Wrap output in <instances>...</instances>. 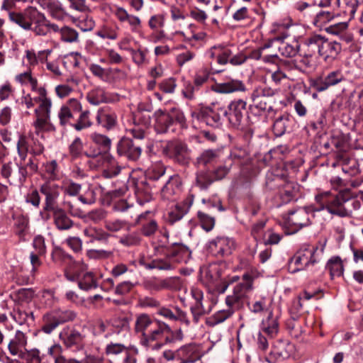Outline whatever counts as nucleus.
I'll return each mask as SVG.
<instances>
[{
    "label": "nucleus",
    "mask_w": 363,
    "mask_h": 363,
    "mask_svg": "<svg viewBox=\"0 0 363 363\" xmlns=\"http://www.w3.org/2000/svg\"><path fill=\"white\" fill-rule=\"evenodd\" d=\"M349 201L347 193L332 194L330 191H324L315 196L316 207L307 208H298L289 213L288 223L297 230L311 224L310 215L317 216L323 211L326 210L329 213L340 217H345L348 212L345 203Z\"/></svg>",
    "instance_id": "1"
},
{
    "label": "nucleus",
    "mask_w": 363,
    "mask_h": 363,
    "mask_svg": "<svg viewBox=\"0 0 363 363\" xmlns=\"http://www.w3.org/2000/svg\"><path fill=\"white\" fill-rule=\"evenodd\" d=\"M155 250L159 254H164V258H157L145 264L147 269L172 270L179 263L187 262L191 252L188 247L183 244H167L165 241L160 240L155 246Z\"/></svg>",
    "instance_id": "2"
},
{
    "label": "nucleus",
    "mask_w": 363,
    "mask_h": 363,
    "mask_svg": "<svg viewBox=\"0 0 363 363\" xmlns=\"http://www.w3.org/2000/svg\"><path fill=\"white\" fill-rule=\"evenodd\" d=\"M39 96L31 99L30 102L27 103V107L30 108L34 103H39L38 108L35 109V119L33 123L34 132L32 136V150L35 155H40L44 152V143L45 133V89H38Z\"/></svg>",
    "instance_id": "3"
},
{
    "label": "nucleus",
    "mask_w": 363,
    "mask_h": 363,
    "mask_svg": "<svg viewBox=\"0 0 363 363\" xmlns=\"http://www.w3.org/2000/svg\"><path fill=\"white\" fill-rule=\"evenodd\" d=\"M324 248V245H321L320 247L303 245L289 259L288 262L289 270L291 273H296L313 266L320 261Z\"/></svg>",
    "instance_id": "4"
},
{
    "label": "nucleus",
    "mask_w": 363,
    "mask_h": 363,
    "mask_svg": "<svg viewBox=\"0 0 363 363\" xmlns=\"http://www.w3.org/2000/svg\"><path fill=\"white\" fill-rule=\"evenodd\" d=\"M60 191L61 187L59 184H47V212H49V216H52L56 227L63 230L69 229L73 225V222L59 206L57 199Z\"/></svg>",
    "instance_id": "5"
},
{
    "label": "nucleus",
    "mask_w": 363,
    "mask_h": 363,
    "mask_svg": "<svg viewBox=\"0 0 363 363\" xmlns=\"http://www.w3.org/2000/svg\"><path fill=\"white\" fill-rule=\"evenodd\" d=\"M272 300L267 297L259 296L248 303L249 310L255 314L266 313L267 316L262 321L261 328L263 333L270 337L277 334L279 324L277 317L274 316L272 310Z\"/></svg>",
    "instance_id": "6"
},
{
    "label": "nucleus",
    "mask_w": 363,
    "mask_h": 363,
    "mask_svg": "<svg viewBox=\"0 0 363 363\" xmlns=\"http://www.w3.org/2000/svg\"><path fill=\"white\" fill-rule=\"evenodd\" d=\"M174 342L171 328L161 320H157L145 338L140 339V344L152 350H159L164 344Z\"/></svg>",
    "instance_id": "7"
},
{
    "label": "nucleus",
    "mask_w": 363,
    "mask_h": 363,
    "mask_svg": "<svg viewBox=\"0 0 363 363\" xmlns=\"http://www.w3.org/2000/svg\"><path fill=\"white\" fill-rule=\"evenodd\" d=\"M252 283L253 277L249 274H244L242 281L237 284L233 287L232 294L226 296V306L238 310L241 308L244 305L247 294L252 290Z\"/></svg>",
    "instance_id": "8"
},
{
    "label": "nucleus",
    "mask_w": 363,
    "mask_h": 363,
    "mask_svg": "<svg viewBox=\"0 0 363 363\" xmlns=\"http://www.w3.org/2000/svg\"><path fill=\"white\" fill-rule=\"evenodd\" d=\"M162 153L175 163L187 166L191 161V150L181 140H169L162 147Z\"/></svg>",
    "instance_id": "9"
},
{
    "label": "nucleus",
    "mask_w": 363,
    "mask_h": 363,
    "mask_svg": "<svg viewBox=\"0 0 363 363\" xmlns=\"http://www.w3.org/2000/svg\"><path fill=\"white\" fill-rule=\"evenodd\" d=\"M320 35H314L299 43V63L304 68L311 67L314 57L320 55Z\"/></svg>",
    "instance_id": "10"
},
{
    "label": "nucleus",
    "mask_w": 363,
    "mask_h": 363,
    "mask_svg": "<svg viewBox=\"0 0 363 363\" xmlns=\"http://www.w3.org/2000/svg\"><path fill=\"white\" fill-rule=\"evenodd\" d=\"M223 113H226L225 108L216 104L203 108L198 112H193L192 117L202 123L217 128L222 124Z\"/></svg>",
    "instance_id": "11"
},
{
    "label": "nucleus",
    "mask_w": 363,
    "mask_h": 363,
    "mask_svg": "<svg viewBox=\"0 0 363 363\" xmlns=\"http://www.w3.org/2000/svg\"><path fill=\"white\" fill-rule=\"evenodd\" d=\"M28 172L26 167L13 164L5 163L1 166V175L11 185H22L26 180Z\"/></svg>",
    "instance_id": "12"
},
{
    "label": "nucleus",
    "mask_w": 363,
    "mask_h": 363,
    "mask_svg": "<svg viewBox=\"0 0 363 363\" xmlns=\"http://www.w3.org/2000/svg\"><path fill=\"white\" fill-rule=\"evenodd\" d=\"M246 106L245 101L238 99L231 101L225 108L226 113H223V116L233 127L238 128L241 125L247 113Z\"/></svg>",
    "instance_id": "13"
},
{
    "label": "nucleus",
    "mask_w": 363,
    "mask_h": 363,
    "mask_svg": "<svg viewBox=\"0 0 363 363\" xmlns=\"http://www.w3.org/2000/svg\"><path fill=\"white\" fill-rule=\"evenodd\" d=\"M79 271H76L74 275L66 274L69 280H74L75 278L78 280L79 287L85 291L95 289L97 287L96 280L91 272H86L87 265L83 262L79 263Z\"/></svg>",
    "instance_id": "14"
},
{
    "label": "nucleus",
    "mask_w": 363,
    "mask_h": 363,
    "mask_svg": "<svg viewBox=\"0 0 363 363\" xmlns=\"http://www.w3.org/2000/svg\"><path fill=\"white\" fill-rule=\"evenodd\" d=\"M117 153L128 160H138L142 153L141 147L128 138H123L117 144Z\"/></svg>",
    "instance_id": "15"
},
{
    "label": "nucleus",
    "mask_w": 363,
    "mask_h": 363,
    "mask_svg": "<svg viewBox=\"0 0 363 363\" xmlns=\"http://www.w3.org/2000/svg\"><path fill=\"white\" fill-rule=\"evenodd\" d=\"M344 75L340 70L330 72L325 77H320L311 82V86L318 92L327 90L344 80Z\"/></svg>",
    "instance_id": "16"
},
{
    "label": "nucleus",
    "mask_w": 363,
    "mask_h": 363,
    "mask_svg": "<svg viewBox=\"0 0 363 363\" xmlns=\"http://www.w3.org/2000/svg\"><path fill=\"white\" fill-rule=\"evenodd\" d=\"M133 126L127 129L135 139L142 140L147 135V130L150 124L149 115L138 113L133 119Z\"/></svg>",
    "instance_id": "17"
},
{
    "label": "nucleus",
    "mask_w": 363,
    "mask_h": 363,
    "mask_svg": "<svg viewBox=\"0 0 363 363\" xmlns=\"http://www.w3.org/2000/svg\"><path fill=\"white\" fill-rule=\"evenodd\" d=\"M209 250L216 255L225 256L230 255L235 247V241L229 238L218 237L209 242Z\"/></svg>",
    "instance_id": "18"
},
{
    "label": "nucleus",
    "mask_w": 363,
    "mask_h": 363,
    "mask_svg": "<svg viewBox=\"0 0 363 363\" xmlns=\"http://www.w3.org/2000/svg\"><path fill=\"white\" fill-rule=\"evenodd\" d=\"M9 19L18 24L25 30L31 28L33 21L40 16V12L36 9L29 8L23 13L10 12Z\"/></svg>",
    "instance_id": "19"
},
{
    "label": "nucleus",
    "mask_w": 363,
    "mask_h": 363,
    "mask_svg": "<svg viewBox=\"0 0 363 363\" xmlns=\"http://www.w3.org/2000/svg\"><path fill=\"white\" fill-rule=\"evenodd\" d=\"M135 223L141 226V233L146 237L154 235L158 230L157 222L153 218V214L150 211L140 214Z\"/></svg>",
    "instance_id": "20"
},
{
    "label": "nucleus",
    "mask_w": 363,
    "mask_h": 363,
    "mask_svg": "<svg viewBox=\"0 0 363 363\" xmlns=\"http://www.w3.org/2000/svg\"><path fill=\"white\" fill-rule=\"evenodd\" d=\"M194 195L188 196L182 203L177 204L174 208L168 213L167 222L173 225L181 220L187 213L194 203Z\"/></svg>",
    "instance_id": "21"
},
{
    "label": "nucleus",
    "mask_w": 363,
    "mask_h": 363,
    "mask_svg": "<svg viewBox=\"0 0 363 363\" xmlns=\"http://www.w3.org/2000/svg\"><path fill=\"white\" fill-rule=\"evenodd\" d=\"M294 351V345L288 341L277 340L274 342L270 352V359L272 360L285 359L291 356Z\"/></svg>",
    "instance_id": "22"
},
{
    "label": "nucleus",
    "mask_w": 363,
    "mask_h": 363,
    "mask_svg": "<svg viewBox=\"0 0 363 363\" xmlns=\"http://www.w3.org/2000/svg\"><path fill=\"white\" fill-rule=\"evenodd\" d=\"M342 47L339 43L329 41L320 35V56L326 61L328 59L335 60L341 52Z\"/></svg>",
    "instance_id": "23"
},
{
    "label": "nucleus",
    "mask_w": 363,
    "mask_h": 363,
    "mask_svg": "<svg viewBox=\"0 0 363 363\" xmlns=\"http://www.w3.org/2000/svg\"><path fill=\"white\" fill-rule=\"evenodd\" d=\"M157 320L146 313H141L136 316L134 330L140 340L145 338Z\"/></svg>",
    "instance_id": "24"
},
{
    "label": "nucleus",
    "mask_w": 363,
    "mask_h": 363,
    "mask_svg": "<svg viewBox=\"0 0 363 363\" xmlns=\"http://www.w3.org/2000/svg\"><path fill=\"white\" fill-rule=\"evenodd\" d=\"M210 58L216 60L219 65H224L230 62V57L233 55L231 50L222 45H214L207 52Z\"/></svg>",
    "instance_id": "25"
},
{
    "label": "nucleus",
    "mask_w": 363,
    "mask_h": 363,
    "mask_svg": "<svg viewBox=\"0 0 363 363\" xmlns=\"http://www.w3.org/2000/svg\"><path fill=\"white\" fill-rule=\"evenodd\" d=\"M220 155V152L217 149L204 150L196 158L194 165L196 167L212 165L219 160Z\"/></svg>",
    "instance_id": "26"
},
{
    "label": "nucleus",
    "mask_w": 363,
    "mask_h": 363,
    "mask_svg": "<svg viewBox=\"0 0 363 363\" xmlns=\"http://www.w3.org/2000/svg\"><path fill=\"white\" fill-rule=\"evenodd\" d=\"M96 122L108 130L113 129L117 125V115L113 111L100 108L97 112Z\"/></svg>",
    "instance_id": "27"
},
{
    "label": "nucleus",
    "mask_w": 363,
    "mask_h": 363,
    "mask_svg": "<svg viewBox=\"0 0 363 363\" xmlns=\"http://www.w3.org/2000/svg\"><path fill=\"white\" fill-rule=\"evenodd\" d=\"M177 356L182 360V363H191L199 359V347L194 344L181 347L177 352Z\"/></svg>",
    "instance_id": "28"
},
{
    "label": "nucleus",
    "mask_w": 363,
    "mask_h": 363,
    "mask_svg": "<svg viewBox=\"0 0 363 363\" xmlns=\"http://www.w3.org/2000/svg\"><path fill=\"white\" fill-rule=\"evenodd\" d=\"M155 128L158 133H165L169 128L173 125L172 116L169 115L168 112L162 110H157L155 113Z\"/></svg>",
    "instance_id": "29"
},
{
    "label": "nucleus",
    "mask_w": 363,
    "mask_h": 363,
    "mask_svg": "<svg viewBox=\"0 0 363 363\" xmlns=\"http://www.w3.org/2000/svg\"><path fill=\"white\" fill-rule=\"evenodd\" d=\"M251 98L253 104L250 107L252 112L255 111H257V113L272 111V104L274 102L273 99L264 98L252 94Z\"/></svg>",
    "instance_id": "30"
},
{
    "label": "nucleus",
    "mask_w": 363,
    "mask_h": 363,
    "mask_svg": "<svg viewBox=\"0 0 363 363\" xmlns=\"http://www.w3.org/2000/svg\"><path fill=\"white\" fill-rule=\"evenodd\" d=\"M274 47L277 48L278 52L286 57H292L296 54L299 55V43L295 39L291 43L278 42L274 44Z\"/></svg>",
    "instance_id": "31"
},
{
    "label": "nucleus",
    "mask_w": 363,
    "mask_h": 363,
    "mask_svg": "<svg viewBox=\"0 0 363 363\" xmlns=\"http://www.w3.org/2000/svg\"><path fill=\"white\" fill-rule=\"evenodd\" d=\"M76 314L72 311H60L56 316L50 318L49 323H47V333H50L60 324L75 318Z\"/></svg>",
    "instance_id": "32"
},
{
    "label": "nucleus",
    "mask_w": 363,
    "mask_h": 363,
    "mask_svg": "<svg viewBox=\"0 0 363 363\" xmlns=\"http://www.w3.org/2000/svg\"><path fill=\"white\" fill-rule=\"evenodd\" d=\"M86 99L90 104L94 106H99L101 104L111 101L104 89L101 87H96L88 91Z\"/></svg>",
    "instance_id": "33"
},
{
    "label": "nucleus",
    "mask_w": 363,
    "mask_h": 363,
    "mask_svg": "<svg viewBox=\"0 0 363 363\" xmlns=\"http://www.w3.org/2000/svg\"><path fill=\"white\" fill-rule=\"evenodd\" d=\"M359 5V0H340V9L337 15L342 13L347 20L350 21L354 18Z\"/></svg>",
    "instance_id": "34"
},
{
    "label": "nucleus",
    "mask_w": 363,
    "mask_h": 363,
    "mask_svg": "<svg viewBox=\"0 0 363 363\" xmlns=\"http://www.w3.org/2000/svg\"><path fill=\"white\" fill-rule=\"evenodd\" d=\"M119 27L116 23L107 22L96 32V35L103 39L116 40L118 36Z\"/></svg>",
    "instance_id": "35"
},
{
    "label": "nucleus",
    "mask_w": 363,
    "mask_h": 363,
    "mask_svg": "<svg viewBox=\"0 0 363 363\" xmlns=\"http://www.w3.org/2000/svg\"><path fill=\"white\" fill-rule=\"evenodd\" d=\"M105 157L104 160L106 161L107 164L104 165L101 175L106 179H111L117 176L121 169L112 156L108 155Z\"/></svg>",
    "instance_id": "36"
},
{
    "label": "nucleus",
    "mask_w": 363,
    "mask_h": 363,
    "mask_svg": "<svg viewBox=\"0 0 363 363\" xmlns=\"http://www.w3.org/2000/svg\"><path fill=\"white\" fill-rule=\"evenodd\" d=\"M62 348L59 345H55L49 349V354L55 363H91V358L78 361L74 359H66L61 355Z\"/></svg>",
    "instance_id": "37"
},
{
    "label": "nucleus",
    "mask_w": 363,
    "mask_h": 363,
    "mask_svg": "<svg viewBox=\"0 0 363 363\" xmlns=\"http://www.w3.org/2000/svg\"><path fill=\"white\" fill-rule=\"evenodd\" d=\"M227 309L220 310L213 314L211 317L206 320V324L209 326H215L217 324L221 323L230 318L237 308L227 306Z\"/></svg>",
    "instance_id": "38"
},
{
    "label": "nucleus",
    "mask_w": 363,
    "mask_h": 363,
    "mask_svg": "<svg viewBox=\"0 0 363 363\" xmlns=\"http://www.w3.org/2000/svg\"><path fill=\"white\" fill-rule=\"evenodd\" d=\"M283 182L284 184L281 185L279 189V196L282 203H287L294 198L298 188L296 184L293 182Z\"/></svg>",
    "instance_id": "39"
},
{
    "label": "nucleus",
    "mask_w": 363,
    "mask_h": 363,
    "mask_svg": "<svg viewBox=\"0 0 363 363\" xmlns=\"http://www.w3.org/2000/svg\"><path fill=\"white\" fill-rule=\"evenodd\" d=\"M181 186V179L178 174L169 177V180L162 189L164 197L169 199L171 196L174 194Z\"/></svg>",
    "instance_id": "40"
},
{
    "label": "nucleus",
    "mask_w": 363,
    "mask_h": 363,
    "mask_svg": "<svg viewBox=\"0 0 363 363\" xmlns=\"http://www.w3.org/2000/svg\"><path fill=\"white\" fill-rule=\"evenodd\" d=\"M89 138L92 143L106 154L111 150L112 142L108 136L94 132L90 135Z\"/></svg>",
    "instance_id": "41"
},
{
    "label": "nucleus",
    "mask_w": 363,
    "mask_h": 363,
    "mask_svg": "<svg viewBox=\"0 0 363 363\" xmlns=\"http://www.w3.org/2000/svg\"><path fill=\"white\" fill-rule=\"evenodd\" d=\"M245 84L240 80H230L218 86V91L224 94L234 91H245Z\"/></svg>",
    "instance_id": "42"
},
{
    "label": "nucleus",
    "mask_w": 363,
    "mask_h": 363,
    "mask_svg": "<svg viewBox=\"0 0 363 363\" xmlns=\"http://www.w3.org/2000/svg\"><path fill=\"white\" fill-rule=\"evenodd\" d=\"M348 28V23L347 21L339 22L334 24H331L325 28V31L328 33L340 35L341 38H344L346 41L349 42L351 40V37L345 35V33Z\"/></svg>",
    "instance_id": "43"
},
{
    "label": "nucleus",
    "mask_w": 363,
    "mask_h": 363,
    "mask_svg": "<svg viewBox=\"0 0 363 363\" xmlns=\"http://www.w3.org/2000/svg\"><path fill=\"white\" fill-rule=\"evenodd\" d=\"M214 181L211 172L208 170H200L196 173V184L201 189H207Z\"/></svg>",
    "instance_id": "44"
},
{
    "label": "nucleus",
    "mask_w": 363,
    "mask_h": 363,
    "mask_svg": "<svg viewBox=\"0 0 363 363\" xmlns=\"http://www.w3.org/2000/svg\"><path fill=\"white\" fill-rule=\"evenodd\" d=\"M289 116L288 114H284L278 117L274 122L272 130L274 135L277 137L283 135L289 126Z\"/></svg>",
    "instance_id": "45"
},
{
    "label": "nucleus",
    "mask_w": 363,
    "mask_h": 363,
    "mask_svg": "<svg viewBox=\"0 0 363 363\" xmlns=\"http://www.w3.org/2000/svg\"><path fill=\"white\" fill-rule=\"evenodd\" d=\"M326 269L329 270L332 279L341 276L343 273V264L341 259L339 257L330 258L328 261Z\"/></svg>",
    "instance_id": "46"
},
{
    "label": "nucleus",
    "mask_w": 363,
    "mask_h": 363,
    "mask_svg": "<svg viewBox=\"0 0 363 363\" xmlns=\"http://www.w3.org/2000/svg\"><path fill=\"white\" fill-rule=\"evenodd\" d=\"M213 308V304H192L190 307V311L193 316L194 321L197 323L201 318L206 314L209 313Z\"/></svg>",
    "instance_id": "47"
},
{
    "label": "nucleus",
    "mask_w": 363,
    "mask_h": 363,
    "mask_svg": "<svg viewBox=\"0 0 363 363\" xmlns=\"http://www.w3.org/2000/svg\"><path fill=\"white\" fill-rule=\"evenodd\" d=\"M47 9L53 18L61 21L65 16V12L58 1L47 0Z\"/></svg>",
    "instance_id": "48"
},
{
    "label": "nucleus",
    "mask_w": 363,
    "mask_h": 363,
    "mask_svg": "<svg viewBox=\"0 0 363 363\" xmlns=\"http://www.w3.org/2000/svg\"><path fill=\"white\" fill-rule=\"evenodd\" d=\"M128 222L121 219H109L104 223L105 228L111 233H118L123 229H128Z\"/></svg>",
    "instance_id": "49"
},
{
    "label": "nucleus",
    "mask_w": 363,
    "mask_h": 363,
    "mask_svg": "<svg viewBox=\"0 0 363 363\" xmlns=\"http://www.w3.org/2000/svg\"><path fill=\"white\" fill-rule=\"evenodd\" d=\"M86 236L91 238L92 240L106 242L110 237V234L100 228H89L84 230Z\"/></svg>",
    "instance_id": "50"
},
{
    "label": "nucleus",
    "mask_w": 363,
    "mask_h": 363,
    "mask_svg": "<svg viewBox=\"0 0 363 363\" xmlns=\"http://www.w3.org/2000/svg\"><path fill=\"white\" fill-rule=\"evenodd\" d=\"M277 43H278L277 39L269 40L259 48L251 50L249 55H247V58L255 60H262L263 52H265L267 49L274 47V44Z\"/></svg>",
    "instance_id": "51"
},
{
    "label": "nucleus",
    "mask_w": 363,
    "mask_h": 363,
    "mask_svg": "<svg viewBox=\"0 0 363 363\" xmlns=\"http://www.w3.org/2000/svg\"><path fill=\"white\" fill-rule=\"evenodd\" d=\"M89 111H82L77 123L72 125V127L77 131L88 128L92 125V122L89 118Z\"/></svg>",
    "instance_id": "52"
},
{
    "label": "nucleus",
    "mask_w": 363,
    "mask_h": 363,
    "mask_svg": "<svg viewBox=\"0 0 363 363\" xmlns=\"http://www.w3.org/2000/svg\"><path fill=\"white\" fill-rule=\"evenodd\" d=\"M140 241V236L135 232L124 235L119 239V243L125 247L138 245Z\"/></svg>",
    "instance_id": "53"
},
{
    "label": "nucleus",
    "mask_w": 363,
    "mask_h": 363,
    "mask_svg": "<svg viewBox=\"0 0 363 363\" xmlns=\"http://www.w3.org/2000/svg\"><path fill=\"white\" fill-rule=\"evenodd\" d=\"M105 217L106 212L103 209L99 208L85 213L84 220L86 223H98L104 220Z\"/></svg>",
    "instance_id": "54"
},
{
    "label": "nucleus",
    "mask_w": 363,
    "mask_h": 363,
    "mask_svg": "<svg viewBox=\"0 0 363 363\" xmlns=\"http://www.w3.org/2000/svg\"><path fill=\"white\" fill-rule=\"evenodd\" d=\"M231 167V162H225V164H220L216 167L213 171H211V174L214 178V180H221L225 178L229 173Z\"/></svg>",
    "instance_id": "55"
},
{
    "label": "nucleus",
    "mask_w": 363,
    "mask_h": 363,
    "mask_svg": "<svg viewBox=\"0 0 363 363\" xmlns=\"http://www.w3.org/2000/svg\"><path fill=\"white\" fill-rule=\"evenodd\" d=\"M14 220L15 232L20 238H22L28 229V220L25 216H18L15 218Z\"/></svg>",
    "instance_id": "56"
},
{
    "label": "nucleus",
    "mask_w": 363,
    "mask_h": 363,
    "mask_svg": "<svg viewBox=\"0 0 363 363\" xmlns=\"http://www.w3.org/2000/svg\"><path fill=\"white\" fill-rule=\"evenodd\" d=\"M164 289L179 291L183 287V281L180 277H172L163 279Z\"/></svg>",
    "instance_id": "57"
},
{
    "label": "nucleus",
    "mask_w": 363,
    "mask_h": 363,
    "mask_svg": "<svg viewBox=\"0 0 363 363\" xmlns=\"http://www.w3.org/2000/svg\"><path fill=\"white\" fill-rule=\"evenodd\" d=\"M198 218L201 223V227L206 231L208 232L213 228L215 225V219L213 217L210 216L203 212L199 211Z\"/></svg>",
    "instance_id": "58"
},
{
    "label": "nucleus",
    "mask_w": 363,
    "mask_h": 363,
    "mask_svg": "<svg viewBox=\"0 0 363 363\" xmlns=\"http://www.w3.org/2000/svg\"><path fill=\"white\" fill-rule=\"evenodd\" d=\"M60 36L62 40L68 43L76 42L78 40V33L69 27L61 28Z\"/></svg>",
    "instance_id": "59"
},
{
    "label": "nucleus",
    "mask_w": 363,
    "mask_h": 363,
    "mask_svg": "<svg viewBox=\"0 0 363 363\" xmlns=\"http://www.w3.org/2000/svg\"><path fill=\"white\" fill-rule=\"evenodd\" d=\"M16 80L22 84H30L33 90L37 89V80L31 77L30 71L16 75Z\"/></svg>",
    "instance_id": "60"
},
{
    "label": "nucleus",
    "mask_w": 363,
    "mask_h": 363,
    "mask_svg": "<svg viewBox=\"0 0 363 363\" xmlns=\"http://www.w3.org/2000/svg\"><path fill=\"white\" fill-rule=\"evenodd\" d=\"M176 87V79L173 77L165 79L159 84L160 89L166 94L174 93Z\"/></svg>",
    "instance_id": "61"
},
{
    "label": "nucleus",
    "mask_w": 363,
    "mask_h": 363,
    "mask_svg": "<svg viewBox=\"0 0 363 363\" xmlns=\"http://www.w3.org/2000/svg\"><path fill=\"white\" fill-rule=\"evenodd\" d=\"M84 155L89 158L104 160L108 154H106L98 146L91 145L84 152Z\"/></svg>",
    "instance_id": "62"
},
{
    "label": "nucleus",
    "mask_w": 363,
    "mask_h": 363,
    "mask_svg": "<svg viewBox=\"0 0 363 363\" xmlns=\"http://www.w3.org/2000/svg\"><path fill=\"white\" fill-rule=\"evenodd\" d=\"M128 347L121 343H110L106 345L105 351L107 354L116 355L127 352Z\"/></svg>",
    "instance_id": "63"
},
{
    "label": "nucleus",
    "mask_w": 363,
    "mask_h": 363,
    "mask_svg": "<svg viewBox=\"0 0 363 363\" xmlns=\"http://www.w3.org/2000/svg\"><path fill=\"white\" fill-rule=\"evenodd\" d=\"M69 153L74 157H79L83 150V143L79 138H76L70 144Z\"/></svg>",
    "instance_id": "64"
}]
</instances>
